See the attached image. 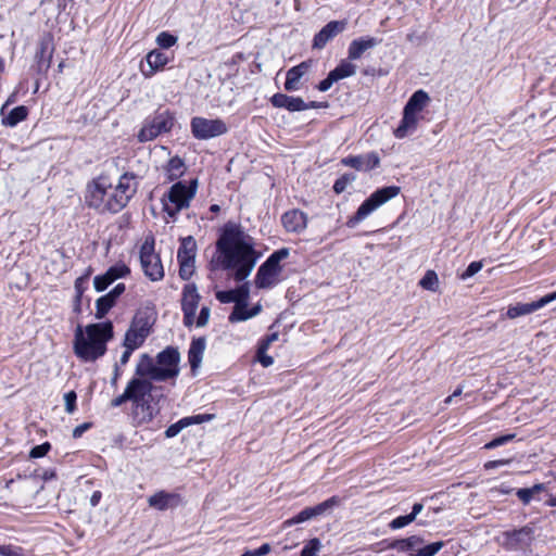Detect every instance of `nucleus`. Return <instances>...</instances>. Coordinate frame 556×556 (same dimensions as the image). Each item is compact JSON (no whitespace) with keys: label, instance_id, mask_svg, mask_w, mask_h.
I'll list each match as a JSON object with an SVG mask.
<instances>
[{"label":"nucleus","instance_id":"obj_1","mask_svg":"<svg viewBox=\"0 0 556 556\" xmlns=\"http://www.w3.org/2000/svg\"><path fill=\"white\" fill-rule=\"evenodd\" d=\"M216 247L222 267L231 270L237 281L248 278L262 256L255 249L254 239L232 223L225 225Z\"/></svg>","mask_w":556,"mask_h":556},{"label":"nucleus","instance_id":"obj_2","mask_svg":"<svg viewBox=\"0 0 556 556\" xmlns=\"http://www.w3.org/2000/svg\"><path fill=\"white\" fill-rule=\"evenodd\" d=\"M137 188L138 179L132 173L123 174L116 185L101 175L87 185L85 202L99 213H117L127 205Z\"/></svg>","mask_w":556,"mask_h":556},{"label":"nucleus","instance_id":"obj_3","mask_svg":"<svg viewBox=\"0 0 556 556\" xmlns=\"http://www.w3.org/2000/svg\"><path fill=\"white\" fill-rule=\"evenodd\" d=\"M113 338L112 323L78 325L74 334V353L83 362H94L106 352V343Z\"/></svg>","mask_w":556,"mask_h":556},{"label":"nucleus","instance_id":"obj_4","mask_svg":"<svg viewBox=\"0 0 556 556\" xmlns=\"http://www.w3.org/2000/svg\"><path fill=\"white\" fill-rule=\"evenodd\" d=\"M179 353L173 348H167L152 358L148 354L141 355L136 375L155 381H165L175 378L179 374Z\"/></svg>","mask_w":556,"mask_h":556},{"label":"nucleus","instance_id":"obj_5","mask_svg":"<svg viewBox=\"0 0 556 556\" xmlns=\"http://www.w3.org/2000/svg\"><path fill=\"white\" fill-rule=\"evenodd\" d=\"M197 192V180L190 182L178 181L174 184L162 198L163 211L166 213V223L174 222L178 213L188 208Z\"/></svg>","mask_w":556,"mask_h":556},{"label":"nucleus","instance_id":"obj_6","mask_svg":"<svg viewBox=\"0 0 556 556\" xmlns=\"http://www.w3.org/2000/svg\"><path fill=\"white\" fill-rule=\"evenodd\" d=\"M429 102L430 97L424 90H417L412 94L404 106L403 118L394 130L396 138L403 139L417 129L418 123L422 118L421 113Z\"/></svg>","mask_w":556,"mask_h":556},{"label":"nucleus","instance_id":"obj_7","mask_svg":"<svg viewBox=\"0 0 556 556\" xmlns=\"http://www.w3.org/2000/svg\"><path fill=\"white\" fill-rule=\"evenodd\" d=\"M400 192L401 188L397 186H388L376 190L361 204L356 213L348 219L346 226L354 228L384 203L397 197Z\"/></svg>","mask_w":556,"mask_h":556},{"label":"nucleus","instance_id":"obj_8","mask_svg":"<svg viewBox=\"0 0 556 556\" xmlns=\"http://www.w3.org/2000/svg\"><path fill=\"white\" fill-rule=\"evenodd\" d=\"M289 256V249L282 248L274 252L265 263H263L255 277V286L260 289L274 287L279 281L282 267L280 262Z\"/></svg>","mask_w":556,"mask_h":556},{"label":"nucleus","instance_id":"obj_9","mask_svg":"<svg viewBox=\"0 0 556 556\" xmlns=\"http://www.w3.org/2000/svg\"><path fill=\"white\" fill-rule=\"evenodd\" d=\"M141 269L151 281H160L164 278V267L160 255L155 252L153 237H147L139 249Z\"/></svg>","mask_w":556,"mask_h":556},{"label":"nucleus","instance_id":"obj_10","mask_svg":"<svg viewBox=\"0 0 556 556\" xmlns=\"http://www.w3.org/2000/svg\"><path fill=\"white\" fill-rule=\"evenodd\" d=\"M534 540L533 528L525 526L517 530L504 531L495 541L506 551H525L529 548Z\"/></svg>","mask_w":556,"mask_h":556},{"label":"nucleus","instance_id":"obj_11","mask_svg":"<svg viewBox=\"0 0 556 556\" xmlns=\"http://www.w3.org/2000/svg\"><path fill=\"white\" fill-rule=\"evenodd\" d=\"M174 126L173 115L165 111L156 114L151 119H147L138 132L139 142H148L163 132H168Z\"/></svg>","mask_w":556,"mask_h":556},{"label":"nucleus","instance_id":"obj_12","mask_svg":"<svg viewBox=\"0 0 556 556\" xmlns=\"http://www.w3.org/2000/svg\"><path fill=\"white\" fill-rule=\"evenodd\" d=\"M228 130L227 125L219 118L208 119L195 116L191 119V132L199 140H207L222 136Z\"/></svg>","mask_w":556,"mask_h":556},{"label":"nucleus","instance_id":"obj_13","mask_svg":"<svg viewBox=\"0 0 556 556\" xmlns=\"http://www.w3.org/2000/svg\"><path fill=\"white\" fill-rule=\"evenodd\" d=\"M152 321L150 317L138 314L135 316L124 339V345L130 349H138L142 345L147 337L150 334Z\"/></svg>","mask_w":556,"mask_h":556},{"label":"nucleus","instance_id":"obj_14","mask_svg":"<svg viewBox=\"0 0 556 556\" xmlns=\"http://www.w3.org/2000/svg\"><path fill=\"white\" fill-rule=\"evenodd\" d=\"M200 294L195 285L188 283L182 290L181 306L184 311V323L190 327L194 324L195 313L200 302Z\"/></svg>","mask_w":556,"mask_h":556},{"label":"nucleus","instance_id":"obj_15","mask_svg":"<svg viewBox=\"0 0 556 556\" xmlns=\"http://www.w3.org/2000/svg\"><path fill=\"white\" fill-rule=\"evenodd\" d=\"M556 300V291L549 294L544 295L538 301L531 303H518L514 306L508 307L507 317L510 319L517 318L519 316L531 314L543 306L549 304L551 302Z\"/></svg>","mask_w":556,"mask_h":556},{"label":"nucleus","instance_id":"obj_16","mask_svg":"<svg viewBox=\"0 0 556 556\" xmlns=\"http://www.w3.org/2000/svg\"><path fill=\"white\" fill-rule=\"evenodd\" d=\"M270 102L275 108H283L290 112H300L312 108H318L315 102L305 103L302 98L290 97L285 93L274 94Z\"/></svg>","mask_w":556,"mask_h":556},{"label":"nucleus","instance_id":"obj_17","mask_svg":"<svg viewBox=\"0 0 556 556\" xmlns=\"http://www.w3.org/2000/svg\"><path fill=\"white\" fill-rule=\"evenodd\" d=\"M148 378H134L125 388L126 393L129 394V401H131L137 407L142 405L144 396L150 394L152 391V383Z\"/></svg>","mask_w":556,"mask_h":556},{"label":"nucleus","instance_id":"obj_18","mask_svg":"<svg viewBox=\"0 0 556 556\" xmlns=\"http://www.w3.org/2000/svg\"><path fill=\"white\" fill-rule=\"evenodd\" d=\"M346 27L345 21H331L326 24L314 37L313 47L323 49L328 41L342 33Z\"/></svg>","mask_w":556,"mask_h":556},{"label":"nucleus","instance_id":"obj_19","mask_svg":"<svg viewBox=\"0 0 556 556\" xmlns=\"http://www.w3.org/2000/svg\"><path fill=\"white\" fill-rule=\"evenodd\" d=\"M341 162L345 166L367 172L379 166L380 157L376 152H370L363 155L346 156Z\"/></svg>","mask_w":556,"mask_h":556},{"label":"nucleus","instance_id":"obj_20","mask_svg":"<svg viewBox=\"0 0 556 556\" xmlns=\"http://www.w3.org/2000/svg\"><path fill=\"white\" fill-rule=\"evenodd\" d=\"M281 222L288 232L301 233L307 227V215L300 210H291L282 215Z\"/></svg>","mask_w":556,"mask_h":556},{"label":"nucleus","instance_id":"obj_21","mask_svg":"<svg viewBox=\"0 0 556 556\" xmlns=\"http://www.w3.org/2000/svg\"><path fill=\"white\" fill-rule=\"evenodd\" d=\"M181 503V497L177 493H169L166 491H159L148 497V504L150 507L157 510H166L168 508H175Z\"/></svg>","mask_w":556,"mask_h":556},{"label":"nucleus","instance_id":"obj_22","mask_svg":"<svg viewBox=\"0 0 556 556\" xmlns=\"http://www.w3.org/2000/svg\"><path fill=\"white\" fill-rule=\"evenodd\" d=\"M334 503H336L334 498H330V500H327V501L318 504L315 507H307V508L303 509L302 511H300L294 517L286 520L285 525L287 527H290L293 525L305 522L316 516L324 514L328 508L332 507Z\"/></svg>","mask_w":556,"mask_h":556},{"label":"nucleus","instance_id":"obj_23","mask_svg":"<svg viewBox=\"0 0 556 556\" xmlns=\"http://www.w3.org/2000/svg\"><path fill=\"white\" fill-rule=\"evenodd\" d=\"M380 42V39L370 36L354 39L349 46L348 59L352 61L358 60L367 50L377 47Z\"/></svg>","mask_w":556,"mask_h":556},{"label":"nucleus","instance_id":"obj_24","mask_svg":"<svg viewBox=\"0 0 556 556\" xmlns=\"http://www.w3.org/2000/svg\"><path fill=\"white\" fill-rule=\"evenodd\" d=\"M148 71H142L144 77H152L157 71L162 70L168 63V56L166 53L160 50L150 51L147 56Z\"/></svg>","mask_w":556,"mask_h":556},{"label":"nucleus","instance_id":"obj_25","mask_svg":"<svg viewBox=\"0 0 556 556\" xmlns=\"http://www.w3.org/2000/svg\"><path fill=\"white\" fill-rule=\"evenodd\" d=\"M308 68H309V63H307V62H302L299 65L291 67L287 72L285 89L287 91L299 90L300 80L307 73Z\"/></svg>","mask_w":556,"mask_h":556},{"label":"nucleus","instance_id":"obj_26","mask_svg":"<svg viewBox=\"0 0 556 556\" xmlns=\"http://www.w3.org/2000/svg\"><path fill=\"white\" fill-rule=\"evenodd\" d=\"M204 350H205V340L204 339L200 338V339L192 341L189 352H188V359H189V363H190V366H191V369L193 372H195V370L200 367V365L202 363Z\"/></svg>","mask_w":556,"mask_h":556},{"label":"nucleus","instance_id":"obj_27","mask_svg":"<svg viewBox=\"0 0 556 556\" xmlns=\"http://www.w3.org/2000/svg\"><path fill=\"white\" fill-rule=\"evenodd\" d=\"M167 180L172 181L181 177L186 172V165L182 159L174 156L169 159L167 164L163 168Z\"/></svg>","mask_w":556,"mask_h":556},{"label":"nucleus","instance_id":"obj_28","mask_svg":"<svg viewBox=\"0 0 556 556\" xmlns=\"http://www.w3.org/2000/svg\"><path fill=\"white\" fill-rule=\"evenodd\" d=\"M260 312L261 305H255L249 309L245 303L236 304L232 313L229 316V320L231 323L243 321L256 316Z\"/></svg>","mask_w":556,"mask_h":556},{"label":"nucleus","instance_id":"obj_29","mask_svg":"<svg viewBox=\"0 0 556 556\" xmlns=\"http://www.w3.org/2000/svg\"><path fill=\"white\" fill-rule=\"evenodd\" d=\"M352 60H342L339 65L330 73L337 81L351 77L356 74V65L351 62Z\"/></svg>","mask_w":556,"mask_h":556},{"label":"nucleus","instance_id":"obj_30","mask_svg":"<svg viewBox=\"0 0 556 556\" xmlns=\"http://www.w3.org/2000/svg\"><path fill=\"white\" fill-rule=\"evenodd\" d=\"M424 540L418 535H412L406 539L394 540L389 544V548L397 549L400 552H407L414 549L417 545L421 544Z\"/></svg>","mask_w":556,"mask_h":556},{"label":"nucleus","instance_id":"obj_31","mask_svg":"<svg viewBox=\"0 0 556 556\" xmlns=\"http://www.w3.org/2000/svg\"><path fill=\"white\" fill-rule=\"evenodd\" d=\"M28 110L26 106H16L10 111V113L2 119V124L5 126L14 127L20 122L27 117Z\"/></svg>","mask_w":556,"mask_h":556},{"label":"nucleus","instance_id":"obj_32","mask_svg":"<svg viewBox=\"0 0 556 556\" xmlns=\"http://www.w3.org/2000/svg\"><path fill=\"white\" fill-rule=\"evenodd\" d=\"M195 257V244L191 237L182 240L180 248L178 249L177 258L178 261L194 260Z\"/></svg>","mask_w":556,"mask_h":556},{"label":"nucleus","instance_id":"obj_33","mask_svg":"<svg viewBox=\"0 0 556 556\" xmlns=\"http://www.w3.org/2000/svg\"><path fill=\"white\" fill-rule=\"evenodd\" d=\"M114 304L115 302L108 294L99 298L96 302V318L102 319Z\"/></svg>","mask_w":556,"mask_h":556},{"label":"nucleus","instance_id":"obj_34","mask_svg":"<svg viewBox=\"0 0 556 556\" xmlns=\"http://www.w3.org/2000/svg\"><path fill=\"white\" fill-rule=\"evenodd\" d=\"M419 286L429 291H437L439 287L438 275L433 270H428L419 281Z\"/></svg>","mask_w":556,"mask_h":556},{"label":"nucleus","instance_id":"obj_35","mask_svg":"<svg viewBox=\"0 0 556 556\" xmlns=\"http://www.w3.org/2000/svg\"><path fill=\"white\" fill-rule=\"evenodd\" d=\"M543 488V484H535L532 488L519 489L517 496L523 504H528L533 495L541 492Z\"/></svg>","mask_w":556,"mask_h":556},{"label":"nucleus","instance_id":"obj_36","mask_svg":"<svg viewBox=\"0 0 556 556\" xmlns=\"http://www.w3.org/2000/svg\"><path fill=\"white\" fill-rule=\"evenodd\" d=\"M105 273L112 278L114 282L116 279L124 278L129 275L130 269L127 265L119 263L111 266Z\"/></svg>","mask_w":556,"mask_h":556},{"label":"nucleus","instance_id":"obj_37","mask_svg":"<svg viewBox=\"0 0 556 556\" xmlns=\"http://www.w3.org/2000/svg\"><path fill=\"white\" fill-rule=\"evenodd\" d=\"M445 544L443 541H438V542L428 544V545L424 546L422 548H419L417 551V553L414 554L413 556H434L442 549V547Z\"/></svg>","mask_w":556,"mask_h":556},{"label":"nucleus","instance_id":"obj_38","mask_svg":"<svg viewBox=\"0 0 556 556\" xmlns=\"http://www.w3.org/2000/svg\"><path fill=\"white\" fill-rule=\"evenodd\" d=\"M321 547V542L318 539H312L304 545L301 556H318Z\"/></svg>","mask_w":556,"mask_h":556},{"label":"nucleus","instance_id":"obj_39","mask_svg":"<svg viewBox=\"0 0 556 556\" xmlns=\"http://www.w3.org/2000/svg\"><path fill=\"white\" fill-rule=\"evenodd\" d=\"M356 176L353 174H344L340 178H338L333 185V190L336 193H342L348 186H350L353 181H355Z\"/></svg>","mask_w":556,"mask_h":556},{"label":"nucleus","instance_id":"obj_40","mask_svg":"<svg viewBox=\"0 0 556 556\" xmlns=\"http://www.w3.org/2000/svg\"><path fill=\"white\" fill-rule=\"evenodd\" d=\"M179 262V276L184 280H188L194 273V260L178 261Z\"/></svg>","mask_w":556,"mask_h":556},{"label":"nucleus","instance_id":"obj_41","mask_svg":"<svg viewBox=\"0 0 556 556\" xmlns=\"http://www.w3.org/2000/svg\"><path fill=\"white\" fill-rule=\"evenodd\" d=\"M176 42H177V37L173 36L172 34H169L167 31H162L156 37V43L163 49H168V48L173 47L174 45H176Z\"/></svg>","mask_w":556,"mask_h":556},{"label":"nucleus","instance_id":"obj_42","mask_svg":"<svg viewBox=\"0 0 556 556\" xmlns=\"http://www.w3.org/2000/svg\"><path fill=\"white\" fill-rule=\"evenodd\" d=\"M111 283L113 280L106 273L96 276L93 279V286L98 292L104 291Z\"/></svg>","mask_w":556,"mask_h":556},{"label":"nucleus","instance_id":"obj_43","mask_svg":"<svg viewBox=\"0 0 556 556\" xmlns=\"http://www.w3.org/2000/svg\"><path fill=\"white\" fill-rule=\"evenodd\" d=\"M414 515H405V516H400L395 519H393L389 527L393 530H396V529H401V528H404L406 527L407 525L412 523L414 521Z\"/></svg>","mask_w":556,"mask_h":556},{"label":"nucleus","instance_id":"obj_44","mask_svg":"<svg viewBox=\"0 0 556 556\" xmlns=\"http://www.w3.org/2000/svg\"><path fill=\"white\" fill-rule=\"evenodd\" d=\"M187 427H188V422H187V420H186V421H184V420H182V418H181L180 420H178L177 422H175V424L170 425V426L166 429V431H165V435H166V438H174V437L178 435V434H179V432H180L182 429L187 428Z\"/></svg>","mask_w":556,"mask_h":556},{"label":"nucleus","instance_id":"obj_45","mask_svg":"<svg viewBox=\"0 0 556 556\" xmlns=\"http://www.w3.org/2000/svg\"><path fill=\"white\" fill-rule=\"evenodd\" d=\"M514 438H515L514 433L497 437V438L493 439L492 441H490L489 443H486L484 445V448H486V450L495 448L497 446H501V445L511 441Z\"/></svg>","mask_w":556,"mask_h":556},{"label":"nucleus","instance_id":"obj_46","mask_svg":"<svg viewBox=\"0 0 556 556\" xmlns=\"http://www.w3.org/2000/svg\"><path fill=\"white\" fill-rule=\"evenodd\" d=\"M76 399H77V395H76L75 391H68L64 394L65 410L68 414H73L75 412Z\"/></svg>","mask_w":556,"mask_h":556},{"label":"nucleus","instance_id":"obj_47","mask_svg":"<svg viewBox=\"0 0 556 556\" xmlns=\"http://www.w3.org/2000/svg\"><path fill=\"white\" fill-rule=\"evenodd\" d=\"M482 262L480 261H477V262H472L468 265L467 269L460 275V278L463 280H466L470 277H472L473 275H476L477 273H479L481 269H482Z\"/></svg>","mask_w":556,"mask_h":556},{"label":"nucleus","instance_id":"obj_48","mask_svg":"<svg viewBox=\"0 0 556 556\" xmlns=\"http://www.w3.org/2000/svg\"><path fill=\"white\" fill-rule=\"evenodd\" d=\"M268 349H263V346H258L257 349V361L264 366V367H269L270 365H273L274 363V359L271 356L267 355L266 352H267Z\"/></svg>","mask_w":556,"mask_h":556},{"label":"nucleus","instance_id":"obj_49","mask_svg":"<svg viewBox=\"0 0 556 556\" xmlns=\"http://www.w3.org/2000/svg\"><path fill=\"white\" fill-rule=\"evenodd\" d=\"M213 418L212 415H208V414H200V415H195V416H189V417H185L182 418L184 421L187 420L188 422V427L191 426V425H195V424H202V422H205V421H210L211 419Z\"/></svg>","mask_w":556,"mask_h":556},{"label":"nucleus","instance_id":"obj_50","mask_svg":"<svg viewBox=\"0 0 556 556\" xmlns=\"http://www.w3.org/2000/svg\"><path fill=\"white\" fill-rule=\"evenodd\" d=\"M50 450V444L49 443H43V444H40V445H36L35 447H33L30 450V453H29V456L31 458H39V457H42L45 456Z\"/></svg>","mask_w":556,"mask_h":556},{"label":"nucleus","instance_id":"obj_51","mask_svg":"<svg viewBox=\"0 0 556 556\" xmlns=\"http://www.w3.org/2000/svg\"><path fill=\"white\" fill-rule=\"evenodd\" d=\"M216 299L222 303H236L237 301L236 292H233L232 290L216 292Z\"/></svg>","mask_w":556,"mask_h":556},{"label":"nucleus","instance_id":"obj_52","mask_svg":"<svg viewBox=\"0 0 556 556\" xmlns=\"http://www.w3.org/2000/svg\"><path fill=\"white\" fill-rule=\"evenodd\" d=\"M232 291L236 292V298H237L236 304L245 303V301L249 298V288L247 285H243Z\"/></svg>","mask_w":556,"mask_h":556},{"label":"nucleus","instance_id":"obj_53","mask_svg":"<svg viewBox=\"0 0 556 556\" xmlns=\"http://www.w3.org/2000/svg\"><path fill=\"white\" fill-rule=\"evenodd\" d=\"M210 315H211L210 307L203 306L200 312V315L197 318L195 325L198 327H204L208 323Z\"/></svg>","mask_w":556,"mask_h":556},{"label":"nucleus","instance_id":"obj_54","mask_svg":"<svg viewBox=\"0 0 556 556\" xmlns=\"http://www.w3.org/2000/svg\"><path fill=\"white\" fill-rule=\"evenodd\" d=\"M333 83H337V80L334 79V77L331 75V73L328 74L327 78H325L324 80H321L318 85V89L323 92L325 91H328L331 86L333 85Z\"/></svg>","mask_w":556,"mask_h":556},{"label":"nucleus","instance_id":"obj_55","mask_svg":"<svg viewBox=\"0 0 556 556\" xmlns=\"http://www.w3.org/2000/svg\"><path fill=\"white\" fill-rule=\"evenodd\" d=\"M510 463L509 459H497V460H489L484 464V468L486 470L494 469L501 466L508 465Z\"/></svg>","mask_w":556,"mask_h":556},{"label":"nucleus","instance_id":"obj_56","mask_svg":"<svg viewBox=\"0 0 556 556\" xmlns=\"http://www.w3.org/2000/svg\"><path fill=\"white\" fill-rule=\"evenodd\" d=\"M127 401H129V394L126 393V391L124 390V392L121 395L116 396L115 399H113L111 401V406L112 407H118V406L123 405Z\"/></svg>","mask_w":556,"mask_h":556},{"label":"nucleus","instance_id":"obj_57","mask_svg":"<svg viewBox=\"0 0 556 556\" xmlns=\"http://www.w3.org/2000/svg\"><path fill=\"white\" fill-rule=\"evenodd\" d=\"M125 291L124 283H117L112 291L108 293V295L115 302L116 299Z\"/></svg>","mask_w":556,"mask_h":556},{"label":"nucleus","instance_id":"obj_58","mask_svg":"<svg viewBox=\"0 0 556 556\" xmlns=\"http://www.w3.org/2000/svg\"><path fill=\"white\" fill-rule=\"evenodd\" d=\"M90 427H91V424H89V422H84V424H81V425L77 426V427L73 430V437H74L75 439H77V438L81 437V435H83V433H84L85 431H87Z\"/></svg>","mask_w":556,"mask_h":556},{"label":"nucleus","instance_id":"obj_59","mask_svg":"<svg viewBox=\"0 0 556 556\" xmlns=\"http://www.w3.org/2000/svg\"><path fill=\"white\" fill-rule=\"evenodd\" d=\"M276 340H278V333L275 332L269 334L265 340H263L260 345L263 346V349H268L269 345Z\"/></svg>","mask_w":556,"mask_h":556},{"label":"nucleus","instance_id":"obj_60","mask_svg":"<svg viewBox=\"0 0 556 556\" xmlns=\"http://www.w3.org/2000/svg\"><path fill=\"white\" fill-rule=\"evenodd\" d=\"M136 349H130V346H125V351L124 353L122 354L121 356V364L122 365H125L127 364V362L129 361V357L131 355V353L135 351Z\"/></svg>","mask_w":556,"mask_h":556},{"label":"nucleus","instance_id":"obj_61","mask_svg":"<svg viewBox=\"0 0 556 556\" xmlns=\"http://www.w3.org/2000/svg\"><path fill=\"white\" fill-rule=\"evenodd\" d=\"M255 551L257 556H265L270 552V545L265 543Z\"/></svg>","mask_w":556,"mask_h":556},{"label":"nucleus","instance_id":"obj_62","mask_svg":"<svg viewBox=\"0 0 556 556\" xmlns=\"http://www.w3.org/2000/svg\"><path fill=\"white\" fill-rule=\"evenodd\" d=\"M101 500V492L100 491H94L90 497V504L91 506H97L99 504Z\"/></svg>","mask_w":556,"mask_h":556},{"label":"nucleus","instance_id":"obj_63","mask_svg":"<svg viewBox=\"0 0 556 556\" xmlns=\"http://www.w3.org/2000/svg\"><path fill=\"white\" fill-rule=\"evenodd\" d=\"M424 509V505L421 503H416L413 506V510L409 515H414V519H416L417 515L420 514Z\"/></svg>","mask_w":556,"mask_h":556},{"label":"nucleus","instance_id":"obj_64","mask_svg":"<svg viewBox=\"0 0 556 556\" xmlns=\"http://www.w3.org/2000/svg\"><path fill=\"white\" fill-rule=\"evenodd\" d=\"M491 492L492 493H500V494H507L510 491H508L507 489H503V488H494V489H491Z\"/></svg>","mask_w":556,"mask_h":556}]
</instances>
